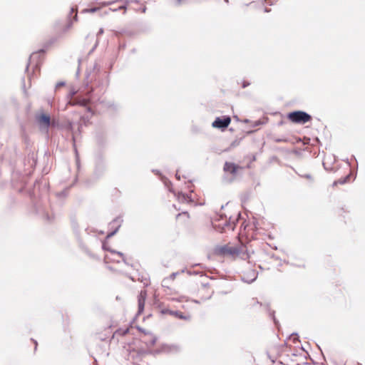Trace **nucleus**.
Returning a JSON list of instances; mask_svg holds the SVG:
<instances>
[{
    "label": "nucleus",
    "instance_id": "obj_1",
    "mask_svg": "<svg viewBox=\"0 0 365 365\" xmlns=\"http://www.w3.org/2000/svg\"><path fill=\"white\" fill-rule=\"evenodd\" d=\"M103 248L108 252L104 257V260L106 263L110 262H120V261H125L123 253L108 248L106 244H103Z\"/></svg>",
    "mask_w": 365,
    "mask_h": 365
},
{
    "label": "nucleus",
    "instance_id": "obj_2",
    "mask_svg": "<svg viewBox=\"0 0 365 365\" xmlns=\"http://www.w3.org/2000/svg\"><path fill=\"white\" fill-rule=\"evenodd\" d=\"M288 118L292 122L299 124H304L309 122L312 117L304 111H294L288 114Z\"/></svg>",
    "mask_w": 365,
    "mask_h": 365
},
{
    "label": "nucleus",
    "instance_id": "obj_3",
    "mask_svg": "<svg viewBox=\"0 0 365 365\" xmlns=\"http://www.w3.org/2000/svg\"><path fill=\"white\" fill-rule=\"evenodd\" d=\"M231 118L229 116H223L222 118L217 117L212 122V126L215 128H218L224 130L230 124Z\"/></svg>",
    "mask_w": 365,
    "mask_h": 365
},
{
    "label": "nucleus",
    "instance_id": "obj_4",
    "mask_svg": "<svg viewBox=\"0 0 365 365\" xmlns=\"http://www.w3.org/2000/svg\"><path fill=\"white\" fill-rule=\"evenodd\" d=\"M41 129L47 130L51 125L50 117L47 115L42 114L38 119Z\"/></svg>",
    "mask_w": 365,
    "mask_h": 365
},
{
    "label": "nucleus",
    "instance_id": "obj_5",
    "mask_svg": "<svg viewBox=\"0 0 365 365\" xmlns=\"http://www.w3.org/2000/svg\"><path fill=\"white\" fill-rule=\"evenodd\" d=\"M239 169H240V167L233 163L226 162L224 166L225 172L227 173L232 174L233 175L237 173Z\"/></svg>",
    "mask_w": 365,
    "mask_h": 365
},
{
    "label": "nucleus",
    "instance_id": "obj_6",
    "mask_svg": "<svg viewBox=\"0 0 365 365\" xmlns=\"http://www.w3.org/2000/svg\"><path fill=\"white\" fill-rule=\"evenodd\" d=\"M257 272L254 269H251L244 274L242 279L247 283H251V282H254L257 279Z\"/></svg>",
    "mask_w": 365,
    "mask_h": 365
},
{
    "label": "nucleus",
    "instance_id": "obj_7",
    "mask_svg": "<svg viewBox=\"0 0 365 365\" xmlns=\"http://www.w3.org/2000/svg\"><path fill=\"white\" fill-rule=\"evenodd\" d=\"M142 340L146 344L148 347L153 346L157 338L152 334H145L142 337Z\"/></svg>",
    "mask_w": 365,
    "mask_h": 365
},
{
    "label": "nucleus",
    "instance_id": "obj_8",
    "mask_svg": "<svg viewBox=\"0 0 365 365\" xmlns=\"http://www.w3.org/2000/svg\"><path fill=\"white\" fill-rule=\"evenodd\" d=\"M146 298V291L142 290L138 295V313L140 314L144 309L145 301Z\"/></svg>",
    "mask_w": 365,
    "mask_h": 365
},
{
    "label": "nucleus",
    "instance_id": "obj_9",
    "mask_svg": "<svg viewBox=\"0 0 365 365\" xmlns=\"http://www.w3.org/2000/svg\"><path fill=\"white\" fill-rule=\"evenodd\" d=\"M179 349V346L175 344H163L161 346L160 351L165 353H175L178 351Z\"/></svg>",
    "mask_w": 365,
    "mask_h": 365
},
{
    "label": "nucleus",
    "instance_id": "obj_10",
    "mask_svg": "<svg viewBox=\"0 0 365 365\" xmlns=\"http://www.w3.org/2000/svg\"><path fill=\"white\" fill-rule=\"evenodd\" d=\"M176 197L180 202H189L192 201L190 196L182 192H178V195H176Z\"/></svg>",
    "mask_w": 365,
    "mask_h": 365
},
{
    "label": "nucleus",
    "instance_id": "obj_11",
    "mask_svg": "<svg viewBox=\"0 0 365 365\" xmlns=\"http://www.w3.org/2000/svg\"><path fill=\"white\" fill-rule=\"evenodd\" d=\"M122 221L123 220L120 218H116L113 221V224H115L117 225V227L113 232H111L110 233H109L108 235V236H107L108 237H110L116 233L118 228L120 227Z\"/></svg>",
    "mask_w": 365,
    "mask_h": 365
},
{
    "label": "nucleus",
    "instance_id": "obj_12",
    "mask_svg": "<svg viewBox=\"0 0 365 365\" xmlns=\"http://www.w3.org/2000/svg\"><path fill=\"white\" fill-rule=\"evenodd\" d=\"M170 314L171 315H174L176 317L179 318V319H190V317H186V316H184L182 313L179 312H170Z\"/></svg>",
    "mask_w": 365,
    "mask_h": 365
},
{
    "label": "nucleus",
    "instance_id": "obj_13",
    "mask_svg": "<svg viewBox=\"0 0 365 365\" xmlns=\"http://www.w3.org/2000/svg\"><path fill=\"white\" fill-rule=\"evenodd\" d=\"M225 251L230 255H236L239 253V250L237 248H225Z\"/></svg>",
    "mask_w": 365,
    "mask_h": 365
},
{
    "label": "nucleus",
    "instance_id": "obj_14",
    "mask_svg": "<svg viewBox=\"0 0 365 365\" xmlns=\"http://www.w3.org/2000/svg\"><path fill=\"white\" fill-rule=\"evenodd\" d=\"M349 175H347L346 177H345V178H341V179L339 180L338 181H335V182H334V185H336V184H338V183H339V184H344V183L346 182V180H347V179L349 178Z\"/></svg>",
    "mask_w": 365,
    "mask_h": 365
},
{
    "label": "nucleus",
    "instance_id": "obj_15",
    "mask_svg": "<svg viewBox=\"0 0 365 365\" xmlns=\"http://www.w3.org/2000/svg\"><path fill=\"white\" fill-rule=\"evenodd\" d=\"M76 103L79 104L81 106H86L88 103V101L87 99H82L81 101H78Z\"/></svg>",
    "mask_w": 365,
    "mask_h": 365
},
{
    "label": "nucleus",
    "instance_id": "obj_16",
    "mask_svg": "<svg viewBox=\"0 0 365 365\" xmlns=\"http://www.w3.org/2000/svg\"><path fill=\"white\" fill-rule=\"evenodd\" d=\"M255 304H259V306H261L262 304L257 301V299H252L251 302H250V305L252 306V307H254Z\"/></svg>",
    "mask_w": 365,
    "mask_h": 365
},
{
    "label": "nucleus",
    "instance_id": "obj_17",
    "mask_svg": "<svg viewBox=\"0 0 365 365\" xmlns=\"http://www.w3.org/2000/svg\"><path fill=\"white\" fill-rule=\"evenodd\" d=\"M39 53H33L31 56H30V63H31L32 61H34V59L37 58L39 57Z\"/></svg>",
    "mask_w": 365,
    "mask_h": 365
},
{
    "label": "nucleus",
    "instance_id": "obj_18",
    "mask_svg": "<svg viewBox=\"0 0 365 365\" xmlns=\"http://www.w3.org/2000/svg\"><path fill=\"white\" fill-rule=\"evenodd\" d=\"M225 227H230L231 229H233V225H231L230 220L229 222H226V223L224 225Z\"/></svg>",
    "mask_w": 365,
    "mask_h": 365
},
{
    "label": "nucleus",
    "instance_id": "obj_19",
    "mask_svg": "<svg viewBox=\"0 0 365 365\" xmlns=\"http://www.w3.org/2000/svg\"><path fill=\"white\" fill-rule=\"evenodd\" d=\"M170 312H173L172 310H170V309H164L161 311L162 314H170Z\"/></svg>",
    "mask_w": 365,
    "mask_h": 365
},
{
    "label": "nucleus",
    "instance_id": "obj_20",
    "mask_svg": "<svg viewBox=\"0 0 365 365\" xmlns=\"http://www.w3.org/2000/svg\"><path fill=\"white\" fill-rule=\"evenodd\" d=\"M76 91L75 89H72L70 91V97H73L76 93Z\"/></svg>",
    "mask_w": 365,
    "mask_h": 365
},
{
    "label": "nucleus",
    "instance_id": "obj_21",
    "mask_svg": "<svg viewBox=\"0 0 365 365\" xmlns=\"http://www.w3.org/2000/svg\"><path fill=\"white\" fill-rule=\"evenodd\" d=\"M177 274H178V272H174V273H173V274L170 275V278H171L172 279H174L175 278V277H176V275H177Z\"/></svg>",
    "mask_w": 365,
    "mask_h": 365
},
{
    "label": "nucleus",
    "instance_id": "obj_22",
    "mask_svg": "<svg viewBox=\"0 0 365 365\" xmlns=\"http://www.w3.org/2000/svg\"><path fill=\"white\" fill-rule=\"evenodd\" d=\"M304 178H307V179H309V180H311L312 179V176L310 175H305L303 176Z\"/></svg>",
    "mask_w": 365,
    "mask_h": 365
},
{
    "label": "nucleus",
    "instance_id": "obj_23",
    "mask_svg": "<svg viewBox=\"0 0 365 365\" xmlns=\"http://www.w3.org/2000/svg\"><path fill=\"white\" fill-rule=\"evenodd\" d=\"M184 0H176L175 1V4L176 5H179L181 4L182 1H183Z\"/></svg>",
    "mask_w": 365,
    "mask_h": 365
},
{
    "label": "nucleus",
    "instance_id": "obj_24",
    "mask_svg": "<svg viewBox=\"0 0 365 365\" xmlns=\"http://www.w3.org/2000/svg\"><path fill=\"white\" fill-rule=\"evenodd\" d=\"M135 351H133V352H130V357H132L133 359H134V358H135Z\"/></svg>",
    "mask_w": 365,
    "mask_h": 365
},
{
    "label": "nucleus",
    "instance_id": "obj_25",
    "mask_svg": "<svg viewBox=\"0 0 365 365\" xmlns=\"http://www.w3.org/2000/svg\"><path fill=\"white\" fill-rule=\"evenodd\" d=\"M63 85H64L63 82H60V83H57L56 87L62 86Z\"/></svg>",
    "mask_w": 365,
    "mask_h": 365
},
{
    "label": "nucleus",
    "instance_id": "obj_26",
    "mask_svg": "<svg viewBox=\"0 0 365 365\" xmlns=\"http://www.w3.org/2000/svg\"><path fill=\"white\" fill-rule=\"evenodd\" d=\"M103 33V29H101L98 31V35H100V34H102Z\"/></svg>",
    "mask_w": 365,
    "mask_h": 365
},
{
    "label": "nucleus",
    "instance_id": "obj_27",
    "mask_svg": "<svg viewBox=\"0 0 365 365\" xmlns=\"http://www.w3.org/2000/svg\"><path fill=\"white\" fill-rule=\"evenodd\" d=\"M140 356V354H138V355H137V357L135 358V361H136V362L139 361Z\"/></svg>",
    "mask_w": 365,
    "mask_h": 365
},
{
    "label": "nucleus",
    "instance_id": "obj_28",
    "mask_svg": "<svg viewBox=\"0 0 365 365\" xmlns=\"http://www.w3.org/2000/svg\"><path fill=\"white\" fill-rule=\"evenodd\" d=\"M71 26H72V23L71 22V23H69V24H68V26H67V29H69L71 27Z\"/></svg>",
    "mask_w": 365,
    "mask_h": 365
},
{
    "label": "nucleus",
    "instance_id": "obj_29",
    "mask_svg": "<svg viewBox=\"0 0 365 365\" xmlns=\"http://www.w3.org/2000/svg\"><path fill=\"white\" fill-rule=\"evenodd\" d=\"M76 12V9L74 8H72L71 10V13Z\"/></svg>",
    "mask_w": 365,
    "mask_h": 365
},
{
    "label": "nucleus",
    "instance_id": "obj_30",
    "mask_svg": "<svg viewBox=\"0 0 365 365\" xmlns=\"http://www.w3.org/2000/svg\"><path fill=\"white\" fill-rule=\"evenodd\" d=\"M176 178H177L178 180H180V175H179V174H178V172H177V173H176Z\"/></svg>",
    "mask_w": 365,
    "mask_h": 365
},
{
    "label": "nucleus",
    "instance_id": "obj_31",
    "mask_svg": "<svg viewBox=\"0 0 365 365\" xmlns=\"http://www.w3.org/2000/svg\"><path fill=\"white\" fill-rule=\"evenodd\" d=\"M145 10H146V8L144 6L143 10H142V12H143V13L145 12Z\"/></svg>",
    "mask_w": 365,
    "mask_h": 365
},
{
    "label": "nucleus",
    "instance_id": "obj_32",
    "mask_svg": "<svg viewBox=\"0 0 365 365\" xmlns=\"http://www.w3.org/2000/svg\"><path fill=\"white\" fill-rule=\"evenodd\" d=\"M74 20L76 21L77 20V14L76 13L75 14V16H74Z\"/></svg>",
    "mask_w": 365,
    "mask_h": 365
},
{
    "label": "nucleus",
    "instance_id": "obj_33",
    "mask_svg": "<svg viewBox=\"0 0 365 365\" xmlns=\"http://www.w3.org/2000/svg\"><path fill=\"white\" fill-rule=\"evenodd\" d=\"M96 10V9H91V11L94 12Z\"/></svg>",
    "mask_w": 365,
    "mask_h": 365
},
{
    "label": "nucleus",
    "instance_id": "obj_34",
    "mask_svg": "<svg viewBox=\"0 0 365 365\" xmlns=\"http://www.w3.org/2000/svg\"><path fill=\"white\" fill-rule=\"evenodd\" d=\"M264 11H265V12H268V11H269V10H268L267 9H264Z\"/></svg>",
    "mask_w": 365,
    "mask_h": 365
},
{
    "label": "nucleus",
    "instance_id": "obj_35",
    "mask_svg": "<svg viewBox=\"0 0 365 365\" xmlns=\"http://www.w3.org/2000/svg\"><path fill=\"white\" fill-rule=\"evenodd\" d=\"M124 9V6H120L119 9Z\"/></svg>",
    "mask_w": 365,
    "mask_h": 365
},
{
    "label": "nucleus",
    "instance_id": "obj_36",
    "mask_svg": "<svg viewBox=\"0 0 365 365\" xmlns=\"http://www.w3.org/2000/svg\"><path fill=\"white\" fill-rule=\"evenodd\" d=\"M226 2H228V0H225Z\"/></svg>",
    "mask_w": 365,
    "mask_h": 365
}]
</instances>
